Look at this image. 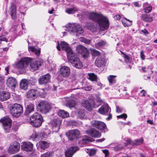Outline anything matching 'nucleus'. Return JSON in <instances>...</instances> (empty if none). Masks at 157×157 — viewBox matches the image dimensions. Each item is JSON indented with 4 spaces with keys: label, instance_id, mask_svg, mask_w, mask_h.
I'll return each instance as SVG.
<instances>
[{
    "label": "nucleus",
    "instance_id": "obj_1",
    "mask_svg": "<svg viewBox=\"0 0 157 157\" xmlns=\"http://www.w3.org/2000/svg\"><path fill=\"white\" fill-rule=\"evenodd\" d=\"M88 18L95 21L102 30L107 29L109 26V22L107 18L102 14L90 12L88 15Z\"/></svg>",
    "mask_w": 157,
    "mask_h": 157
},
{
    "label": "nucleus",
    "instance_id": "obj_2",
    "mask_svg": "<svg viewBox=\"0 0 157 157\" xmlns=\"http://www.w3.org/2000/svg\"><path fill=\"white\" fill-rule=\"evenodd\" d=\"M43 121L41 115L37 113H35L30 117L29 122L33 126L38 127L41 125Z\"/></svg>",
    "mask_w": 157,
    "mask_h": 157
},
{
    "label": "nucleus",
    "instance_id": "obj_3",
    "mask_svg": "<svg viewBox=\"0 0 157 157\" xmlns=\"http://www.w3.org/2000/svg\"><path fill=\"white\" fill-rule=\"evenodd\" d=\"M31 60V58L25 57L21 58L17 63L16 68L21 73L25 72L26 68Z\"/></svg>",
    "mask_w": 157,
    "mask_h": 157
},
{
    "label": "nucleus",
    "instance_id": "obj_4",
    "mask_svg": "<svg viewBox=\"0 0 157 157\" xmlns=\"http://www.w3.org/2000/svg\"><path fill=\"white\" fill-rule=\"evenodd\" d=\"M66 30L70 32L75 33L77 34H81L84 32L81 26L77 23L70 24L66 26Z\"/></svg>",
    "mask_w": 157,
    "mask_h": 157
},
{
    "label": "nucleus",
    "instance_id": "obj_5",
    "mask_svg": "<svg viewBox=\"0 0 157 157\" xmlns=\"http://www.w3.org/2000/svg\"><path fill=\"white\" fill-rule=\"evenodd\" d=\"M68 59L69 61L72 63L73 66L78 69L82 68V63L80 61L79 58L74 52L71 55L69 54Z\"/></svg>",
    "mask_w": 157,
    "mask_h": 157
},
{
    "label": "nucleus",
    "instance_id": "obj_6",
    "mask_svg": "<svg viewBox=\"0 0 157 157\" xmlns=\"http://www.w3.org/2000/svg\"><path fill=\"white\" fill-rule=\"evenodd\" d=\"M10 112L13 116L15 117L19 116L23 113V107L19 104H15L11 107Z\"/></svg>",
    "mask_w": 157,
    "mask_h": 157
},
{
    "label": "nucleus",
    "instance_id": "obj_7",
    "mask_svg": "<svg viewBox=\"0 0 157 157\" xmlns=\"http://www.w3.org/2000/svg\"><path fill=\"white\" fill-rule=\"evenodd\" d=\"M0 122L2 124L3 127L6 132H9L11 130L12 121L8 117H4L0 119Z\"/></svg>",
    "mask_w": 157,
    "mask_h": 157
},
{
    "label": "nucleus",
    "instance_id": "obj_8",
    "mask_svg": "<svg viewBox=\"0 0 157 157\" xmlns=\"http://www.w3.org/2000/svg\"><path fill=\"white\" fill-rule=\"evenodd\" d=\"M50 106L46 101H41L37 106L38 110L41 112L45 113H48L50 109Z\"/></svg>",
    "mask_w": 157,
    "mask_h": 157
},
{
    "label": "nucleus",
    "instance_id": "obj_9",
    "mask_svg": "<svg viewBox=\"0 0 157 157\" xmlns=\"http://www.w3.org/2000/svg\"><path fill=\"white\" fill-rule=\"evenodd\" d=\"M90 123L92 127H95L104 132L107 131L105 124L102 121L94 120Z\"/></svg>",
    "mask_w": 157,
    "mask_h": 157
},
{
    "label": "nucleus",
    "instance_id": "obj_10",
    "mask_svg": "<svg viewBox=\"0 0 157 157\" xmlns=\"http://www.w3.org/2000/svg\"><path fill=\"white\" fill-rule=\"evenodd\" d=\"M60 47H59V43H58L56 46L57 49L60 51L61 48L64 50H65L67 52V57L69 56V54L71 55L74 53L69 45L66 42L62 41L60 43Z\"/></svg>",
    "mask_w": 157,
    "mask_h": 157
},
{
    "label": "nucleus",
    "instance_id": "obj_11",
    "mask_svg": "<svg viewBox=\"0 0 157 157\" xmlns=\"http://www.w3.org/2000/svg\"><path fill=\"white\" fill-rule=\"evenodd\" d=\"M66 134L69 140H72L77 139L80 135V133L78 129H74L70 130Z\"/></svg>",
    "mask_w": 157,
    "mask_h": 157
},
{
    "label": "nucleus",
    "instance_id": "obj_12",
    "mask_svg": "<svg viewBox=\"0 0 157 157\" xmlns=\"http://www.w3.org/2000/svg\"><path fill=\"white\" fill-rule=\"evenodd\" d=\"M29 63L30 67L33 71H35L37 70L39 67L41 65L42 62L41 59L31 58Z\"/></svg>",
    "mask_w": 157,
    "mask_h": 157
},
{
    "label": "nucleus",
    "instance_id": "obj_13",
    "mask_svg": "<svg viewBox=\"0 0 157 157\" xmlns=\"http://www.w3.org/2000/svg\"><path fill=\"white\" fill-rule=\"evenodd\" d=\"M20 148V144L17 142H15L10 144L8 149V152L11 154L18 152Z\"/></svg>",
    "mask_w": 157,
    "mask_h": 157
},
{
    "label": "nucleus",
    "instance_id": "obj_14",
    "mask_svg": "<svg viewBox=\"0 0 157 157\" xmlns=\"http://www.w3.org/2000/svg\"><path fill=\"white\" fill-rule=\"evenodd\" d=\"M59 74L63 77L67 78L71 74L70 68L66 66L61 67L59 71Z\"/></svg>",
    "mask_w": 157,
    "mask_h": 157
},
{
    "label": "nucleus",
    "instance_id": "obj_15",
    "mask_svg": "<svg viewBox=\"0 0 157 157\" xmlns=\"http://www.w3.org/2000/svg\"><path fill=\"white\" fill-rule=\"evenodd\" d=\"M51 76L49 74H46L41 76L38 79V82L40 85H46L50 81Z\"/></svg>",
    "mask_w": 157,
    "mask_h": 157
},
{
    "label": "nucleus",
    "instance_id": "obj_16",
    "mask_svg": "<svg viewBox=\"0 0 157 157\" xmlns=\"http://www.w3.org/2000/svg\"><path fill=\"white\" fill-rule=\"evenodd\" d=\"M78 147L72 146L68 148L65 151L66 157H72L75 153L78 150Z\"/></svg>",
    "mask_w": 157,
    "mask_h": 157
},
{
    "label": "nucleus",
    "instance_id": "obj_17",
    "mask_svg": "<svg viewBox=\"0 0 157 157\" xmlns=\"http://www.w3.org/2000/svg\"><path fill=\"white\" fill-rule=\"evenodd\" d=\"M76 50L78 53L82 54L84 57H87L88 55L89 52L87 49L81 45L77 46Z\"/></svg>",
    "mask_w": 157,
    "mask_h": 157
},
{
    "label": "nucleus",
    "instance_id": "obj_18",
    "mask_svg": "<svg viewBox=\"0 0 157 157\" xmlns=\"http://www.w3.org/2000/svg\"><path fill=\"white\" fill-rule=\"evenodd\" d=\"M33 144L29 142H25L22 143L21 145V148L26 151H30L33 149Z\"/></svg>",
    "mask_w": 157,
    "mask_h": 157
},
{
    "label": "nucleus",
    "instance_id": "obj_19",
    "mask_svg": "<svg viewBox=\"0 0 157 157\" xmlns=\"http://www.w3.org/2000/svg\"><path fill=\"white\" fill-rule=\"evenodd\" d=\"M86 133L94 138L100 137L101 136V133L98 130L93 128H91L86 131Z\"/></svg>",
    "mask_w": 157,
    "mask_h": 157
},
{
    "label": "nucleus",
    "instance_id": "obj_20",
    "mask_svg": "<svg viewBox=\"0 0 157 157\" xmlns=\"http://www.w3.org/2000/svg\"><path fill=\"white\" fill-rule=\"evenodd\" d=\"M95 65L98 67H101L105 64V59L103 56H98L95 61Z\"/></svg>",
    "mask_w": 157,
    "mask_h": 157
},
{
    "label": "nucleus",
    "instance_id": "obj_21",
    "mask_svg": "<svg viewBox=\"0 0 157 157\" xmlns=\"http://www.w3.org/2000/svg\"><path fill=\"white\" fill-rule=\"evenodd\" d=\"M62 121L60 119L57 118L53 120L52 124L53 129H55V131L57 132L59 131V126L61 123Z\"/></svg>",
    "mask_w": 157,
    "mask_h": 157
},
{
    "label": "nucleus",
    "instance_id": "obj_22",
    "mask_svg": "<svg viewBox=\"0 0 157 157\" xmlns=\"http://www.w3.org/2000/svg\"><path fill=\"white\" fill-rule=\"evenodd\" d=\"M39 92L37 90L32 89L27 93V98L34 99L36 98Z\"/></svg>",
    "mask_w": 157,
    "mask_h": 157
},
{
    "label": "nucleus",
    "instance_id": "obj_23",
    "mask_svg": "<svg viewBox=\"0 0 157 157\" xmlns=\"http://www.w3.org/2000/svg\"><path fill=\"white\" fill-rule=\"evenodd\" d=\"M110 108H109L108 104L105 103L99 109L98 112L101 114L105 115L108 113L109 110L110 111Z\"/></svg>",
    "mask_w": 157,
    "mask_h": 157
},
{
    "label": "nucleus",
    "instance_id": "obj_24",
    "mask_svg": "<svg viewBox=\"0 0 157 157\" xmlns=\"http://www.w3.org/2000/svg\"><path fill=\"white\" fill-rule=\"evenodd\" d=\"M10 15L13 19L16 18V7L14 4L11 3V7L10 8Z\"/></svg>",
    "mask_w": 157,
    "mask_h": 157
},
{
    "label": "nucleus",
    "instance_id": "obj_25",
    "mask_svg": "<svg viewBox=\"0 0 157 157\" xmlns=\"http://www.w3.org/2000/svg\"><path fill=\"white\" fill-rule=\"evenodd\" d=\"M50 145V143L47 141L41 140L39 143L38 147L44 150L48 147Z\"/></svg>",
    "mask_w": 157,
    "mask_h": 157
},
{
    "label": "nucleus",
    "instance_id": "obj_26",
    "mask_svg": "<svg viewBox=\"0 0 157 157\" xmlns=\"http://www.w3.org/2000/svg\"><path fill=\"white\" fill-rule=\"evenodd\" d=\"M17 83L16 79L13 77H9L7 80V84L10 87H15Z\"/></svg>",
    "mask_w": 157,
    "mask_h": 157
},
{
    "label": "nucleus",
    "instance_id": "obj_27",
    "mask_svg": "<svg viewBox=\"0 0 157 157\" xmlns=\"http://www.w3.org/2000/svg\"><path fill=\"white\" fill-rule=\"evenodd\" d=\"M34 105L32 104H29L27 106L26 110L25 113V115L29 116V113L34 111Z\"/></svg>",
    "mask_w": 157,
    "mask_h": 157
},
{
    "label": "nucleus",
    "instance_id": "obj_28",
    "mask_svg": "<svg viewBox=\"0 0 157 157\" xmlns=\"http://www.w3.org/2000/svg\"><path fill=\"white\" fill-rule=\"evenodd\" d=\"M28 86V82L26 79H23L21 80L20 83L21 88L24 90L27 89Z\"/></svg>",
    "mask_w": 157,
    "mask_h": 157
},
{
    "label": "nucleus",
    "instance_id": "obj_29",
    "mask_svg": "<svg viewBox=\"0 0 157 157\" xmlns=\"http://www.w3.org/2000/svg\"><path fill=\"white\" fill-rule=\"evenodd\" d=\"M10 94L9 93L7 92H3L1 94V98L2 101H4L10 98Z\"/></svg>",
    "mask_w": 157,
    "mask_h": 157
},
{
    "label": "nucleus",
    "instance_id": "obj_30",
    "mask_svg": "<svg viewBox=\"0 0 157 157\" xmlns=\"http://www.w3.org/2000/svg\"><path fill=\"white\" fill-rule=\"evenodd\" d=\"M58 114L59 116L63 118H66L69 117V113L63 110H59Z\"/></svg>",
    "mask_w": 157,
    "mask_h": 157
},
{
    "label": "nucleus",
    "instance_id": "obj_31",
    "mask_svg": "<svg viewBox=\"0 0 157 157\" xmlns=\"http://www.w3.org/2000/svg\"><path fill=\"white\" fill-rule=\"evenodd\" d=\"M141 18L144 21L146 22H150L153 21L152 17L148 16L147 14H143Z\"/></svg>",
    "mask_w": 157,
    "mask_h": 157
},
{
    "label": "nucleus",
    "instance_id": "obj_32",
    "mask_svg": "<svg viewBox=\"0 0 157 157\" xmlns=\"http://www.w3.org/2000/svg\"><path fill=\"white\" fill-rule=\"evenodd\" d=\"M144 10L146 13H148L151 12L152 7L150 6L147 3H145L143 4Z\"/></svg>",
    "mask_w": 157,
    "mask_h": 157
},
{
    "label": "nucleus",
    "instance_id": "obj_33",
    "mask_svg": "<svg viewBox=\"0 0 157 157\" xmlns=\"http://www.w3.org/2000/svg\"><path fill=\"white\" fill-rule=\"evenodd\" d=\"M83 106L87 110H90L92 107L94 106V103L90 104L88 101H85L83 104Z\"/></svg>",
    "mask_w": 157,
    "mask_h": 157
},
{
    "label": "nucleus",
    "instance_id": "obj_34",
    "mask_svg": "<svg viewBox=\"0 0 157 157\" xmlns=\"http://www.w3.org/2000/svg\"><path fill=\"white\" fill-rule=\"evenodd\" d=\"M78 10V9L75 7L72 8H67L65 10V12L69 14H73Z\"/></svg>",
    "mask_w": 157,
    "mask_h": 157
},
{
    "label": "nucleus",
    "instance_id": "obj_35",
    "mask_svg": "<svg viewBox=\"0 0 157 157\" xmlns=\"http://www.w3.org/2000/svg\"><path fill=\"white\" fill-rule=\"evenodd\" d=\"M87 78L92 81H97V75L93 73H89Z\"/></svg>",
    "mask_w": 157,
    "mask_h": 157
},
{
    "label": "nucleus",
    "instance_id": "obj_36",
    "mask_svg": "<svg viewBox=\"0 0 157 157\" xmlns=\"http://www.w3.org/2000/svg\"><path fill=\"white\" fill-rule=\"evenodd\" d=\"M29 51L35 53L37 56L39 55L40 52V49H37L34 47L32 46L29 47Z\"/></svg>",
    "mask_w": 157,
    "mask_h": 157
},
{
    "label": "nucleus",
    "instance_id": "obj_37",
    "mask_svg": "<svg viewBox=\"0 0 157 157\" xmlns=\"http://www.w3.org/2000/svg\"><path fill=\"white\" fill-rule=\"evenodd\" d=\"M116 77V75H110L108 77V79L110 84L112 85V84L115 83L116 80L115 78Z\"/></svg>",
    "mask_w": 157,
    "mask_h": 157
},
{
    "label": "nucleus",
    "instance_id": "obj_38",
    "mask_svg": "<svg viewBox=\"0 0 157 157\" xmlns=\"http://www.w3.org/2000/svg\"><path fill=\"white\" fill-rule=\"evenodd\" d=\"M67 104L70 108H72L74 107L75 105V101L72 99H68Z\"/></svg>",
    "mask_w": 157,
    "mask_h": 157
},
{
    "label": "nucleus",
    "instance_id": "obj_39",
    "mask_svg": "<svg viewBox=\"0 0 157 157\" xmlns=\"http://www.w3.org/2000/svg\"><path fill=\"white\" fill-rule=\"evenodd\" d=\"M121 21L124 26L125 27L130 26L132 24V21L129 20H128V21H127L125 20L122 19Z\"/></svg>",
    "mask_w": 157,
    "mask_h": 157
},
{
    "label": "nucleus",
    "instance_id": "obj_40",
    "mask_svg": "<svg viewBox=\"0 0 157 157\" xmlns=\"http://www.w3.org/2000/svg\"><path fill=\"white\" fill-rule=\"evenodd\" d=\"M106 42L104 40H101L95 44V46L97 48H98L101 47L103 46L106 44Z\"/></svg>",
    "mask_w": 157,
    "mask_h": 157
},
{
    "label": "nucleus",
    "instance_id": "obj_41",
    "mask_svg": "<svg viewBox=\"0 0 157 157\" xmlns=\"http://www.w3.org/2000/svg\"><path fill=\"white\" fill-rule=\"evenodd\" d=\"M53 154V152L48 151L41 155V157H52Z\"/></svg>",
    "mask_w": 157,
    "mask_h": 157
},
{
    "label": "nucleus",
    "instance_id": "obj_42",
    "mask_svg": "<svg viewBox=\"0 0 157 157\" xmlns=\"http://www.w3.org/2000/svg\"><path fill=\"white\" fill-rule=\"evenodd\" d=\"M143 139H140L135 140L134 142L132 143L133 145H139L143 143Z\"/></svg>",
    "mask_w": 157,
    "mask_h": 157
},
{
    "label": "nucleus",
    "instance_id": "obj_43",
    "mask_svg": "<svg viewBox=\"0 0 157 157\" xmlns=\"http://www.w3.org/2000/svg\"><path fill=\"white\" fill-rule=\"evenodd\" d=\"M81 41L83 42L86 44H89L90 43V40L87 39L84 37H81L80 38Z\"/></svg>",
    "mask_w": 157,
    "mask_h": 157
},
{
    "label": "nucleus",
    "instance_id": "obj_44",
    "mask_svg": "<svg viewBox=\"0 0 157 157\" xmlns=\"http://www.w3.org/2000/svg\"><path fill=\"white\" fill-rule=\"evenodd\" d=\"M79 116L81 118H83L85 117V113L84 110H80L79 111L77 112Z\"/></svg>",
    "mask_w": 157,
    "mask_h": 157
},
{
    "label": "nucleus",
    "instance_id": "obj_45",
    "mask_svg": "<svg viewBox=\"0 0 157 157\" xmlns=\"http://www.w3.org/2000/svg\"><path fill=\"white\" fill-rule=\"evenodd\" d=\"M90 26L89 25H88L87 27L88 29L91 31L95 32L96 30V28L92 24H90Z\"/></svg>",
    "mask_w": 157,
    "mask_h": 157
},
{
    "label": "nucleus",
    "instance_id": "obj_46",
    "mask_svg": "<svg viewBox=\"0 0 157 157\" xmlns=\"http://www.w3.org/2000/svg\"><path fill=\"white\" fill-rule=\"evenodd\" d=\"M91 52H92V54L94 56H100V52L99 51H98L95 49H92L91 50Z\"/></svg>",
    "mask_w": 157,
    "mask_h": 157
},
{
    "label": "nucleus",
    "instance_id": "obj_47",
    "mask_svg": "<svg viewBox=\"0 0 157 157\" xmlns=\"http://www.w3.org/2000/svg\"><path fill=\"white\" fill-rule=\"evenodd\" d=\"M82 141L83 142H84V141H85L84 142L85 143H86V141H92V140L89 137H88L87 136H86L84 137L82 140Z\"/></svg>",
    "mask_w": 157,
    "mask_h": 157
},
{
    "label": "nucleus",
    "instance_id": "obj_48",
    "mask_svg": "<svg viewBox=\"0 0 157 157\" xmlns=\"http://www.w3.org/2000/svg\"><path fill=\"white\" fill-rule=\"evenodd\" d=\"M117 117L118 118H122L125 120L127 117V115L125 113H123L119 116H117Z\"/></svg>",
    "mask_w": 157,
    "mask_h": 157
},
{
    "label": "nucleus",
    "instance_id": "obj_49",
    "mask_svg": "<svg viewBox=\"0 0 157 157\" xmlns=\"http://www.w3.org/2000/svg\"><path fill=\"white\" fill-rule=\"evenodd\" d=\"M95 150L94 149H90L88 152V154L90 156H93L95 154Z\"/></svg>",
    "mask_w": 157,
    "mask_h": 157
},
{
    "label": "nucleus",
    "instance_id": "obj_50",
    "mask_svg": "<svg viewBox=\"0 0 157 157\" xmlns=\"http://www.w3.org/2000/svg\"><path fill=\"white\" fill-rule=\"evenodd\" d=\"M116 111L117 113H121L124 111V110L123 108L120 107L119 106H116Z\"/></svg>",
    "mask_w": 157,
    "mask_h": 157
},
{
    "label": "nucleus",
    "instance_id": "obj_51",
    "mask_svg": "<svg viewBox=\"0 0 157 157\" xmlns=\"http://www.w3.org/2000/svg\"><path fill=\"white\" fill-rule=\"evenodd\" d=\"M103 153L105 154V157H108L109 155V151L107 150H102Z\"/></svg>",
    "mask_w": 157,
    "mask_h": 157
},
{
    "label": "nucleus",
    "instance_id": "obj_52",
    "mask_svg": "<svg viewBox=\"0 0 157 157\" xmlns=\"http://www.w3.org/2000/svg\"><path fill=\"white\" fill-rule=\"evenodd\" d=\"M32 138L33 139H36V138H39V135L35 133H33L31 136Z\"/></svg>",
    "mask_w": 157,
    "mask_h": 157
},
{
    "label": "nucleus",
    "instance_id": "obj_53",
    "mask_svg": "<svg viewBox=\"0 0 157 157\" xmlns=\"http://www.w3.org/2000/svg\"><path fill=\"white\" fill-rule=\"evenodd\" d=\"M30 81H32V82H30V83L31 84H34L36 82V79L35 78H32L30 79Z\"/></svg>",
    "mask_w": 157,
    "mask_h": 157
},
{
    "label": "nucleus",
    "instance_id": "obj_54",
    "mask_svg": "<svg viewBox=\"0 0 157 157\" xmlns=\"http://www.w3.org/2000/svg\"><path fill=\"white\" fill-rule=\"evenodd\" d=\"M124 59L126 62H128L130 61V59L128 56L127 55L124 56Z\"/></svg>",
    "mask_w": 157,
    "mask_h": 157
},
{
    "label": "nucleus",
    "instance_id": "obj_55",
    "mask_svg": "<svg viewBox=\"0 0 157 157\" xmlns=\"http://www.w3.org/2000/svg\"><path fill=\"white\" fill-rule=\"evenodd\" d=\"M122 148L121 146H117L114 147V149L116 151H119L121 150Z\"/></svg>",
    "mask_w": 157,
    "mask_h": 157
},
{
    "label": "nucleus",
    "instance_id": "obj_56",
    "mask_svg": "<svg viewBox=\"0 0 157 157\" xmlns=\"http://www.w3.org/2000/svg\"><path fill=\"white\" fill-rule=\"evenodd\" d=\"M141 32L143 33L145 35H147L148 34V31L146 29L142 30Z\"/></svg>",
    "mask_w": 157,
    "mask_h": 157
},
{
    "label": "nucleus",
    "instance_id": "obj_57",
    "mask_svg": "<svg viewBox=\"0 0 157 157\" xmlns=\"http://www.w3.org/2000/svg\"><path fill=\"white\" fill-rule=\"evenodd\" d=\"M140 57L142 60H144L145 59V56L143 51H142L140 52Z\"/></svg>",
    "mask_w": 157,
    "mask_h": 157
},
{
    "label": "nucleus",
    "instance_id": "obj_58",
    "mask_svg": "<svg viewBox=\"0 0 157 157\" xmlns=\"http://www.w3.org/2000/svg\"><path fill=\"white\" fill-rule=\"evenodd\" d=\"M84 89L87 91H89L92 89V87L91 86H87L84 87Z\"/></svg>",
    "mask_w": 157,
    "mask_h": 157
},
{
    "label": "nucleus",
    "instance_id": "obj_59",
    "mask_svg": "<svg viewBox=\"0 0 157 157\" xmlns=\"http://www.w3.org/2000/svg\"><path fill=\"white\" fill-rule=\"evenodd\" d=\"M125 140L126 141L125 144H129L131 143V140L128 138H127L126 140L125 139Z\"/></svg>",
    "mask_w": 157,
    "mask_h": 157
},
{
    "label": "nucleus",
    "instance_id": "obj_60",
    "mask_svg": "<svg viewBox=\"0 0 157 157\" xmlns=\"http://www.w3.org/2000/svg\"><path fill=\"white\" fill-rule=\"evenodd\" d=\"M144 79L145 80H147L150 79L151 78V77L149 76H147V75H144Z\"/></svg>",
    "mask_w": 157,
    "mask_h": 157
},
{
    "label": "nucleus",
    "instance_id": "obj_61",
    "mask_svg": "<svg viewBox=\"0 0 157 157\" xmlns=\"http://www.w3.org/2000/svg\"><path fill=\"white\" fill-rule=\"evenodd\" d=\"M153 103L154 105H157V97H155L154 98Z\"/></svg>",
    "mask_w": 157,
    "mask_h": 157
},
{
    "label": "nucleus",
    "instance_id": "obj_62",
    "mask_svg": "<svg viewBox=\"0 0 157 157\" xmlns=\"http://www.w3.org/2000/svg\"><path fill=\"white\" fill-rule=\"evenodd\" d=\"M114 18H115V19H116L117 20H118L120 19V18H121V16L120 15H118L115 16Z\"/></svg>",
    "mask_w": 157,
    "mask_h": 157
},
{
    "label": "nucleus",
    "instance_id": "obj_63",
    "mask_svg": "<svg viewBox=\"0 0 157 157\" xmlns=\"http://www.w3.org/2000/svg\"><path fill=\"white\" fill-rule=\"evenodd\" d=\"M55 10L53 8H52L51 10H49L48 12L50 14H52L55 13Z\"/></svg>",
    "mask_w": 157,
    "mask_h": 157
},
{
    "label": "nucleus",
    "instance_id": "obj_64",
    "mask_svg": "<svg viewBox=\"0 0 157 157\" xmlns=\"http://www.w3.org/2000/svg\"><path fill=\"white\" fill-rule=\"evenodd\" d=\"M147 123L150 124H151V125H153V121L151 120H147Z\"/></svg>",
    "mask_w": 157,
    "mask_h": 157
}]
</instances>
